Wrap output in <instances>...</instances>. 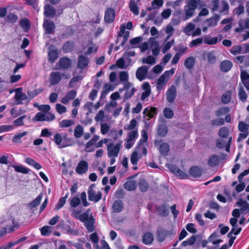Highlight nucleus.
<instances>
[{"mask_svg": "<svg viewBox=\"0 0 249 249\" xmlns=\"http://www.w3.org/2000/svg\"><path fill=\"white\" fill-rule=\"evenodd\" d=\"M209 8L212 12L217 11L225 14L227 13L229 5L226 0H212L209 3Z\"/></svg>", "mask_w": 249, "mask_h": 249, "instance_id": "f257e3e1", "label": "nucleus"}, {"mask_svg": "<svg viewBox=\"0 0 249 249\" xmlns=\"http://www.w3.org/2000/svg\"><path fill=\"white\" fill-rule=\"evenodd\" d=\"M74 43L73 42L67 41L62 47L63 51L64 53H69L74 50Z\"/></svg>", "mask_w": 249, "mask_h": 249, "instance_id": "ea45409f", "label": "nucleus"}, {"mask_svg": "<svg viewBox=\"0 0 249 249\" xmlns=\"http://www.w3.org/2000/svg\"><path fill=\"white\" fill-rule=\"evenodd\" d=\"M88 163L85 160H81L75 168V172L80 175L86 173L88 169Z\"/></svg>", "mask_w": 249, "mask_h": 249, "instance_id": "f3484780", "label": "nucleus"}, {"mask_svg": "<svg viewBox=\"0 0 249 249\" xmlns=\"http://www.w3.org/2000/svg\"><path fill=\"white\" fill-rule=\"evenodd\" d=\"M159 150L162 155H167L169 151V144L166 142L161 143L160 146Z\"/></svg>", "mask_w": 249, "mask_h": 249, "instance_id": "c03bdc74", "label": "nucleus"}, {"mask_svg": "<svg viewBox=\"0 0 249 249\" xmlns=\"http://www.w3.org/2000/svg\"><path fill=\"white\" fill-rule=\"evenodd\" d=\"M196 29V26L193 23H188L184 28L183 32L188 36H192L194 31Z\"/></svg>", "mask_w": 249, "mask_h": 249, "instance_id": "f704fd0d", "label": "nucleus"}, {"mask_svg": "<svg viewBox=\"0 0 249 249\" xmlns=\"http://www.w3.org/2000/svg\"><path fill=\"white\" fill-rule=\"evenodd\" d=\"M83 127L80 125H77L74 130V135L76 138H80L83 134Z\"/></svg>", "mask_w": 249, "mask_h": 249, "instance_id": "5fc2aeb1", "label": "nucleus"}, {"mask_svg": "<svg viewBox=\"0 0 249 249\" xmlns=\"http://www.w3.org/2000/svg\"><path fill=\"white\" fill-rule=\"evenodd\" d=\"M219 161V157L216 155H213L209 158L208 164L211 167H214L218 164Z\"/></svg>", "mask_w": 249, "mask_h": 249, "instance_id": "a19ab883", "label": "nucleus"}, {"mask_svg": "<svg viewBox=\"0 0 249 249\" xmlns=\"http://www.w3.org/2000/svg\"><path fill=\"white\" fill-rule=\"evenodd\" d=\"M43 91V89L42 88H39L38 89H35L33 90L30 91L28 90L27 92L28 95V97L30 99H33L34 97L36 96L37 95L41 93Z\"/></svg>", "mask_w": 249, "mask_h": 249, "instance_id": "49530a36", "label": "nucleus"}, {"mask_svg": "<svg viewBox=\"0 0 249 249\" xmlns=\"http://www.w3.org/2000/svg\"><path fill=\"white\" fill-rule=\"evenodd\" d=\"M237 220L235 218H231L230 219V223L232 226L231 231L229 233H239L241 231V228H236V224Z\"/></svg>", "mask_w": 249, "mask_h": 249, "instance_id": "c9c22d12", "label": "nucleus"}, {"mask_svg": "<svg viewBox=\"0 0 249 249\" xmlns=\"http://www.w3.org/2000/svg\"><path fill=\"white\" fill-rule=\"evenodd\" d=\"M17 105L22 104V101L28 99V96L25 93L22 92L21 88H18L16 90V94L15 96Z\"/></svg>", "mask_w": 249, "mask_h": 249, "instance_id": "dca6fc26", "label": "nucleus"}, {"mask_svg": "<svg viewBox=\"0 0 249 249\" xmlns=\"http://www.w3.org/2000/svg\"><path fill=\"white\" fill-rule=\"evenodd\" d=\"M175 72V70L172 69L169 71H166L158 79L157 82V89L158 91L161 90L168 81L169 78Z\"/></svg>", "mask_w": 249, "mask_h": 249, "instance_id": "7ed1b4c3", "label": "nucleus"}, {"mask_svg": "<svg viewBox=\"0 0 249 249\" xmlns=\"http://www.w3.org/2000/svg\"><path fill=\"white\" fill-rule=\"evenodd\" d=\"M93 218L91 210L90 209H88L85 213L80 215V217L79 220L83 222H85L90 219Z\"/></svg>", "mask_w": 249, "mask_h": 249, "instance_id": "c85d7f7f", "label": "nucleus"}, {"mask_svg": "<svg viewBox=\"0 0 249 249\" xmlns=\"http://www.w3.org/2000/svg\"><path fill=\"white\" fill-rule=\"evenodd\" d=\"M122 142L116 144L110 143L107 144V155L109 158H117L122 145Z\"/></svg>", "mask_w": 249, "mask_h": 249, "instance_id": "20e7f679", "label": "nucleus"}, {"mask_svg": "<svg viewBox=\"0 0 249 249\" xmlns=\"http://www.w3.org/2000/svg\"><path fill=\"white\" fill-rule=\"evenodd\" d=\"M154 240L153 234H143L142 241L145 245L151 244Z\"/></svg>", "mask_w": 249, "mask_h": 249, "instance_id": "3c124183", "label": "nucleus"}, {"mask_svg": "<svg viewBox=\"0 0 249 249\" xmlns=\"http://www.w3.org/2000/svg\"><path fill=\"white\" fill-rule=\"evenodd\" d=\"M120 32L118 33V36L119 37L123 36V39L127 40L129 36V32L125 31V26L122 24L120 28Z\"/></svg>", "mask_w": 249, "mask_h": 249, "instance_id": "4c0bfd02", "label": "nucleus"}, {"mask_svg": "<svg viewBox=\"0 0 249 249\" xmlns=\"http://www.w3.org/2000/svg\"><path fill=\"white\" fill-rule=\"evenodd\" d=\"M218 40L217 37H210L208 36L204 37V43L208 45H214L217 43Z\"/></svg>", "mask_w": 249, "mask_h": 249, "instance_id": "864d4df0", "label": "nucleus"}, {"mask_svg": "<svg viewBox=\"0 0 249 249\" xmlns=\"http://www.w3.org/2000/svg\"><path fill=\"white\" fill-rule=\"evenodd\" d=\"M43 197V194H40L37 197L28 204V207L32 209L39 205Z\"/></svg>", "mask_w": 249, "mask_h": 249, "instance_id": "72a5a7b5", "label": "nucleus"}, {"mask_svg": "<svg viewBox=\"0 0 249 249\" xmlns=\"http://www.w3.org/2000/svg\"><path fill=\"white\" fill-rule=\"evenodd\" d=\"M67 137L66 133H57L54 135L53 141L58 148H63L70 145L67 142Z\"/></svg>", "mask_w": 249, "mask_h": 249, "instance_id": "39448f33", "label": "nucleus"}, {"mask_svg": "<svg viewBox=\"0 0 249 249\" xmlns=\"http://www.w3.org/2000/svg\"><path fill=\"white\" fill-rule=\"evenodd\" d=\"M43 27L46 34H51L54 33L55 26L53 22L48 19H45L44 21Z\"/></svg>", "mask_w": 249, "mask_h": 249, "instance_id": "6ab92c4d", "label": "nucleus"}, {"mask_svg": "<svg viewBox=\"0 0 249 249\" xmlns=\"http://www.w3.org/2000/svg\"><path fill=\"white\" fill-rule=\"evenodd\" d=\"M232 67V63L229 60H224L222 61L220 65L221 71L224 72L229 71Z\"/></svg>", "mask_w": 249, "mask_h": 249, "instance_id": "a878e982", "label": "nucleus"}, {"mask_svg": "<svg viewBox=\"0 0 249 249\" xmlns=\"http://www.w3.org/2000/svg\"><path fill=\"white\" fill-rule=\"evenodd\" d=\"M27 239L26 236H23L14 242H9L7 244L4 245L0 247V249H11L12 248Z\"/></svg>", "mask_w": 249, "mask_h": 249, "instance_id": "bb28decb", "label": "nucleus"}, {"mask_svg": "<svg viewBox=\"0 0 249 249\" xmlns=\"http://www.w3.org/2000/svg\"><path fill=\"white\" fill-rule=\"evenodd\" d=\"M70 204L71 207L75 208L81 203L80 199L78 197H74L69 199Z\"/></svg>", "mask_w": 249, "mask_h": 249, "instance_id": "338daca9", "label": "nucleus"}, {"mask_svg": "<svg viewBox=\"0 0 249 249\" xmlns=\"http://www.w3.org/2000/svg\"><path fill=\"white\" fill-rule=\"evenodd\" d=\"M138 137V132L137 129L128 132L127 134V138L124 144L125 148L129 149L131 148L133 146Z\"/></svg>", "mask_w": 249, "mask_h": 249, "instance_id": "6e6552de", "label": "nucleus"}, {"mask_svg": "<svg viewBox=\"0 0 249 249\" xmlns=\"http://www.w3.org/2000/svg\"><path fill=\"white\" fill-rule=\"evenodd\" d=\"M143 113L148 117L147 120H149L157 114V108L154 107H151L150 109L146 107L144 109Z\"/></svg>", "mask_w": 249, "mask_h": 249, "instance_id": "7c9ffc66", "label": "nucleus"}, {"mask_svg": "<svg viewBox=\"0 0 249 249\" xmlns=\"http://www.w3.org/2000/svg\"><path fill=\"white\" fill-rule=\"evenodd\" d=\"M138 185L140 190L143 192H145L148 190L149 185L147 181L144 179L140 180Z\"/></svg>", "mask_w": 249, "mask_h": 249, "instance_id": "79ce46f5", "label": "nucleus"}, {"mask_svg": "<svg viewBox=\"0 0 249 249\" xmlns=\"http://www.w3.org/2000/svg\"><path fill=\"white\" fill-rule=\"evenodd\" d=\"M195 59L193 56L187 58L184 61V66L188 69H191L195 65Z\"/></svg>", "mask_w": 249, "mask_h": 249, "instance_id": "a18cd8bd", "label": "nucleus"}, {"mask_svg": "<svg viewBox=\"0 0 249 249\" xmlns=\"http://www.w3.org/2000/svg\"><path fill=\"white\" fill-rule=\"evenodd\" d=\"M18 19V17L16 15H15L13 13H10L6 16L5 18V21L7 22L14 24L17 21Z\"/></svg>", "mask_w": 249, "mask_h": 249, "instance_id": "bf43d9fd", "label": "nucleus"}, {"mask_svg": "<svg viewBox=\"0 0 249 249\" xmlns=\"http://www.w3.org/2000/svg\"><path fill=\"white\" fill-rule=\"evenodd\" d=\"M176 97V88L175 86H171L166 92L167 101L170 103H173Z\"/></svg>", "mask_w": 249, "mask_h": 249, "instance_id": "a211bd4d", "label": "nucleus"}, {"mask_svg": "<svg viewBox=\"0 0 249 249\" xmlns=\"http://www.w3.org/2000/svg\"><path fill=\"white\" fill-rule=\"evenodd\" d=\"M200 0H187L184 7V19L187 20L192 17L197 8Z\"/></svg>", "mask_w": 249, "mask_h": 249, "instance_id": "f03ea898", "label": "nucleus"}, {"mask_svg": "<svg viewBox=\"0 0 249 249\" xmlns=\"http://www.w3.org/2000/svg\"><path fill=\"white\" fill-rule=\"evenodd\" d=\"M25 161L27 163L34 166L36 169L37 170H39L41 168L40 164L36 162L34 159L32 158H27L26 159Z\"/></svg>", "mask_w": 249, "mask_h": 249, "instance_id": "13d9d810", "label": "nucleus"}, {"mask_svg": "<svg viewBox=\"0 0 249 249\" xmlns=\"http://www.w3.org/2000/svg\"><path fill=\"white\" fill-rule=\"evenodd\" d=\"M89 58L83 55H79L77 59L78 68L83 70L85 69L88 65Z\"/></svg>", "mask_w": 249, "mask_h": 249, "instance_id": "412c9836", "label": "nucleus"}, {"mask_svg": "<svg viewBox=\"0 0 249 249\" xmlns=\"http://www.w3.org/2000/svg\"><path fill=\"white\" fill-rule=\"evenodd\" d=\"M168 132V127L165 124H161L159 125L158 133L161 137L166 136Z\"/></svg>", "mask_w": 249, "mask_h": 249, "instance_id": "37998d69", "label": "nucleus"}, {"mask_svg": "<svg viewBox=\"0 0 249 249\" xmlns=\"http://www.w3.org/2000/svg\"><path fill=\"white\" fill-rule=\"evenodd\" d=\"M129 74L126 71H121L119 73V79L122 83H126L128 82Z\"/></svg>", "mask_w": 249, "mask_h": 249, "instance_id": "680f3d73", "label": "nucleus"}, {"mask_svg": "<svg viewBox=\"0 0 249 249\" xmlns=\"http://www.w3.org/2000/svg\"><path fill=\"white\" fill-rule=\"evenodd\" d=\"M77 94V92L75 90H71L69 91L66 96L61 100V102L63 104H68L70 101L73 100L75 98Z\"/></svg>", "mask_w": 249, "mask_h": 249, "instance_id": "5701e85b", "label": "nucleus"}, {"mask_svg": "<svg viewBox=\"0 0 249 249\" xmlns=\"http://www.w3.org/2000/svg\"><path fill=\"white\" fill-rule=\"evenodd\" d=\"M219 20V16L218 15H215L207 19L204 22V24L207 25L209 27H214L217 25V22Z\"/></svg>", "mask_w": 249, "mask_h": 249, "instance_id": "cd10ccee", "label": "nucleus"}, {"mask_svg": "<svg viewBox=\"0 0 249 249\" xmlns=\"http://www.w3.org/2000/svg\"><path fill=\"white\" fill-rule=\"evenodd\" d=\"M95 187V185L94 184L90 185L88 191V194L89 200L97 202L101 199L102 193L100 192H98L96 193V191L94 190Z\"/></svg>", "mask_w": 249, "mask_h": 249, "instance_id": "1a4fd4ad", "label": "nucleus"}, {"mask_svg": "<svg viewBox=\"0 0 249 249\" xmlns=\"http://www.w3.org/2000/svg\"><path fill=\"white\" fill-rule=\"evenodd\" d=\"M149 42L151 43V48L152 52V54L154 56H157L160 53L159 43L152 37L149 39Z\"/></svg>", "mask_w": 249, "mask_h": 249, "instance_id": "b1692460", "label": "nucleus"}, {"mask_svg": "<svg viewBox=\"0 0 249 249\" xmlns=\"http://www.w3.org/2000/svg\"><path fill=\"white\" fill-rule=\"evenodd\" d=\"M174 40L172 39L170 41H165L162 50V52L163 53H165L174 45Z\"/></svg>", "mask_w": 249, "mask_h": 249, "instance_id": "e2e57ef3", "label": "nucleus"}, {"mask_svg": "<svg viewBox=\"0 0 249 249\" xmlns=\"http://www.w3.org/2000/svg\"><path fill=\"white\" fill-rule=\"evenodd\" d=\"M231 92L230 90L225 92L222 96L221 101L224 104H228L231 100Z\"/></svg>", "mask_w": 249, "mask_h": 249, "instance_id": "8fccbe9b", "label": "nucleus"}, {"mask_svg": "<svg viewBox=\"0 0 249 249\" xmlns=\"http://www.w3.org/2000/svg\"><path fill=\"white\" fill-rule=\"evenodd\" d=\"M19 227L18 223L15 221H12L11 224L6 225L2 228L0 233H7L14 232Z\"/></svg>", "mask_w": 249, "mask_h": 249, "instance_id": "4468645a", "label": "nucleus"}, {"mask_svg": "<svg viewBox=\"0 0 249 249\" xmlns=\"http://www.w3.org/2000/svg\"><path fill=\"white\" fill-rule=\"evenodd\" d=\"M74 124V121L70 120H63L59 123V126L61 128L68 127L73 125Z\"/></svg>", "mask_w": 249, "mask_h": 249, "instance_id": "de8ad7c7", "label": "nucleus"}, {"mask_svg": "<svg viewBox=\"0 0 249 249\" xmlns=\"http://www.w3.org/2000/svg\"><path fill=\"white\" fill-rule=\"evenodd\" d=\"M95 220L94 218H91L89 220L86 221L85 222V226L88 230L89 232H92L94 230V224Z\"/></svg>", "mask_w": 249, "mask_h": 249, "instance_id": "09e8293b", "label": "nucleus"}, {"mask_svg": "<svg viewBox=\"0 0 249 249\" xmlns=\"http://www.w3.org/2000/svg\"><path fill=\"white\" fill-rule=\"evenodd\" d=\"M229 130L226 127H221L218 132V135L220 137L227 138L229 136Z\"/></svg>", "mask_w": 249, "mask_h": 249, "instance_id": "69168bd1", "label": "nucleus"}, {"mask_svg": "<svg viewBox=\"0 0 249 249\" xmlns=\"http://www.w3.org/2000/svg\"><path fill=\"white\" fill-rule=\"evenodd\" d=\"M189 174L194 178H198L201 176L202 171L198 167L193 166L190 169Z\"/></svg>", "mask_w": 249, "mask_h": 249, "instance_id": "e433bc0d", "label": "nucleus"}, {"mask_svg": "<svg viewBox=\"0 0 249 249\" xmlns=\"http://www.w3.org/2000/svg\"><path fill=\"white\" fill-rule=\"evenodd\" d=\"M124 89H125V92L124 96V101L131 98L136 91V89L131 82L124 83Z\"/></svg>", "mask_w": 249, "mask_h": 249, "instance_id": "9d476101", "label": "nucleus"}, {"mask_svg": "<svg viewBox=\"0 0 249 249\" xmlns=\"http://www.w3.org/2000/svg\"><path fill=\"white\" fill-rule=\"evenodd\" d=\"M142 63L143 64H155L156 63V60L154 58V57L149 55L146 58H143L142 59Z\"/></svg>", "mask_w": 249, "mask_h": 249, "instance_id": "0e129e2a", "label": "nucleus"}, {"mask_svg": "<svg viewBox=\"0 0 249 249\" xmlns=\"http://www.w3.org/2000/svg\"><path fill=\"white\" fill-rule=\"evenodd\" d=\"M238 96L239 99L243 103L247 101V94L246 93L243 86L240 84L239 86Z\"/></svg>", "mask_w": 249, "mask_h": 249, "instance_id": "473e14b6", "label": "nucleus"}, {"mask_svg": "<svg viewBox=\"0 0 249 249\" xmlns=\"http://www.w3.org/2000/svg\"><path fill=\"white\" fill-rule=\"evenodd\" d=\"M239 26L241 30L249 29V18L241 19L239 22Z\"/></svg>", "mask_w": 249, "mask_h": 249, "instance_id": "774afa93", "label": "nucleus"}, {"mask_svg": "<svg viewBox=\"0 0 249 249\" xmlns=\"http://www.w3.org/2000/svg\"><path fill=\"white\" fill-rule=\"evenodd\" d=\"M149 69V67L146 65L139 68L136 72L137 78L140 81L145 79L147 76Z\"/></svg>", "mask_w": 249, "mask_h": 249, "instance_id": "f8f14e48", "label": "nucleus"}, {"mask_svg": "<svg viewBox=\"0 0 249 249\" xmlns=\"http://www.w3.org/2000/svg\"><path fill=\"white\" fill-rule=\"evenodd\" d=\"M44 14L46 17L53 18L56 15V10L53 6L50 4H45Z\"/></svg>", "mask_w": 249, "mask_h": 249, "instance_id": "4be33fe9", "label": "nucleus"}, {"mask_svg": "<svg viewBox=\"0 0 249 249\" xmlns=\"http://www.w3.org/2000/svg\"><path fill=\"white\" fill-rule=\"evenodd\" d=\"M156 210L160 216L166 217L168 215L169 212L165 204H163L157 207Z\"/></svg>", "mask_w": 249, "mask_h": 249, "instance_id": "c756f323", "label": "nucleus"}, {"mask_svg": "<svg viewBox=\"0 0 249 249\" xmlns=\"http://www.w3.org/2000/svg\"><path fill=\"white\" fill-rule=\"evenodd\" d=\"M124 186L126 190L132 191L137 188V183L135 180H128L124 183Z\"/></svg>", "mask_w": 249, "mask_h": 249, "instance_id": "2f4dec72", "label": "nucleus"}, {"mask_svg": "<svg viewBox=\"0 0 249 249\" xmlns=\"http://www.w3.org/2000/svg\"><path fill=\"white\" fill-rule=\"evenodd\" d=\"M13 167L14 168L15 170L17 172L23 174H28L30 171V170L28 168L22 165H14L13 166Z\"/></svg>", "mask_w": 249, "mask_h": 249, "instance_id": "052dcab7", "label": "nucleus"}, {"mask_svg": "<svg viewBox=\"0 0 249 249\" xmlns=\"http://www.w3.org/2000/svg\"><path fill=\"white\" fill-rule=\"evenodd\" d=\"M58 50L53 45L48 47V59L51 63H53L58 57Z\"/></svg>", "mask_w": 249, "mask_h": 249, "instance_id": "9b49d317", "label": "nucleus"}, {"mask_svg": "<svg viewBox=\"0 0 249 249\" xmlns=\"http://www.w3.org/2000/svg\"><path fill=\"white\" fill-rule=\"evenodd\" d=\"M196 236L193 234L187 240L184 241L181 243V246L183 247H186L188 245H192L196 242Z\"/></svg>", "mask_w": 249, "mask_h": 249, "instance_id": "603ef678", "label": "nucleus"}, {"mask_svg": "<svg viewBox=\"0 0 249 249\" xmlns=\"http://www.w3.org/2000/svg\"><path fill=\"white\" fill-rule=\"evenodd\" d=\"M115 17V11L114 9L108 8L105 13L104 20L107 23H110L114 21Z\"/></svg>", "mask_w": 249, "mask_h": 249, "instance_id": "2eb2a0df", "label": "nucleus"}, {"mask_svg": "<svg viewBox=\"0 0 249 249\" xmlns=\"http://www.w3.org/2000/svg\"><path fill=\"white\" fill-rule=\"evenodd\" d=\"M230 111V109L228 107H223L216 110L215 112V114L216 116L219 117L228 113Z\"/></svg>", "mask_w": 249, "mask_h": 249, "instance_id": "4d7b16f0", "label": "nucleus"}, {"mask_svg": "<svg viewBox=\"0 0 249 249\" xmlns=\"http://www.w3.org/2000/svg\"><path fill=\"white\" fill-rule=\"evenodd\" d=\"M46 113L41 112H38L33 118L34 121H46Z\"/></svg>", "mask_w": 249, "mask_h": 249, "instance_id": "6e6d98bb", "label": "nucleus"}, {"mask_svg": "<svg viewBox=\"0 0 249 249\" xmlns=\"http://www.w3.org/2000/svg\"><path fill=\"white\" fill-rule=\"evenodd\" d=\"M71 60L70 58L63 57L60 58L58 64L60 69H68L71 66Z\"/></svg>", "mask_w": 249, "mask_h": 249, "instance_id": "aec40b11", "label": "nucleus"}, {"mask_svg": "<svg viewBox=\"0 0 249 249\" xmlns=\"http://www.w3.org/2000/svg\"><path fill=\"white\" fill-rule=\"evenodd\" d=\"M70 77V75L66 72L61 73L60 72L56 71L51 73L49 81L51 85H55L58 84L62 78L67 79Z\"/></svg>", "mask_w": 249, "mask_h": 249, "instance_id": "423d86ee", "label": "nucleus"}, {"mask_svg": "<svg viewBox=\"0 0 249 249\" xmlns=\"http://www.w3.org/2000/svg\"><path fill=\"white\" fill-rule=\"evenodd\" d=\"M238 130L241 132L239 134L237 141L240 142L246 139L249 135V124L244 121H240L238 125Z\"/></svg>", "mask_w": 249, "mask_h": 249, "instance_id": "0eeeda50", "label": "nucleus"}, {"mask_svg": "<svg viewBox=\"0 0 249 249\" xmlns=\"http://www.w3.org/2000/svg\"><path fill=\"white\" fill-rule=\"evenodd\" d=\"M124 207L123 203L120 200L115 201L112 205V209L116 213H119L123 210Z\"/></svg>", "mask_w": 249, "mask_h": 249, "instance_id": "58836bf2", "label": "nucleus"}, {"mask_svg": "<svg viewBox=\"0 0 249 249\" xmlns=\"http://www.w3.org/2000/svg\"><path fill=\"white\" fill-rule=\"evenodd\" d=\"M167 168L172 173L181 179L187 178V175L175 165L168 164Z\"/></svg>", "mask_w": 249, "mask_h": 249, "instance_id": "ddd939ff", "label": "nucleus"}, {"mask_svg": "<svg viewBox=\"0 0 249 249\" xmlns=\"http://www.w3.org/2000/svg\"><path fill=\"white\" fill-rule=\"evenodd\" d=\"M240 78L243 85L248 90H249V74L246 71H242Z\"/></svg>", "mask_w": 249, "mask_h": 249, "instance_id": "393cba45", "label": "nucleus"}]
</instances>
